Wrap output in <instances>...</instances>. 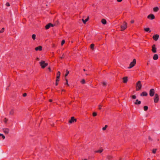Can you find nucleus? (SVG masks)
I'll return each mask as SVG.
<instances>
[{"instance_id":"f257e3e1","label":"nucleus","mask_w":160,"mask_h":160,"mask_svg":"<svg viewBox=\"0 0 160 160\" xmlns=\"http://www.w3.org/2000/svg\"><path fill=\"white\" fill-rule=\"evenodd\" d=\"M142 85L141 84V82L140 81H138L136 83V90L137 91H138L140 90L142 87Z\"/></svg>"},{"instance_id":"f03ea898","label":"nucleus","mask_w":160,"mask_h":160,"mask_svg":"<svg viewBox=\"0 0 160 160\" xmlns=\"http://www.w3.org/2000/svg\"><path fill=\"white\" fill-rule=\"evenodd\" d=\"M40 66L42 68H45L46 66H47L48 64L47 63H45V61H41L39 62Z\"/></svg>"},{"instance_id":"7ed1b4c3","label":"nucleus","mask_w":160,"mask_h":160,"mask_svg":"<svg viewBox=\"0 0 160 160\" xmlns=\"http://www.w3.org/2000/svg\"><path fill=\"white\" fill-rule=\"evenodd\" d=\"M127 23L126 22L124 21L122 24L121 26V31H123L124 30L127 28Z\"/></svg>"},{"instance_id":"20e7f679","label":"nucleus","mask_w":160,"mask_h":160,"mask_svg":"<svg viewBox=\"0 0 160 160\" xmlns=\"http://www.w3.org/2000/svg\"><path fill=\"white\" fill-rule=\"evenodd\" d=\"M136 64V60L135 59H134L133 60L132 62H131L129 65V66L128 67V68H131L133 67Z\"/></svg>"},{"instance_id":"39448f33","label":"nucleus","mask_w":160,"mask_h":160,"mask_svg":"<svg viewBox=\"0 0 160 160\" xmlns=\"http://www.w3.org/2000/svg\"><path fill=\"white\" fill-rule=\"evenodd\" d=\"M159 98L158 94L157 93L155 94L154 97V101L155 103H157L159 101Z\"/></svg>"},{"instance_id":"423d86ee","label":"nucleus","mask_w":160,"mask_h":160,"mask_svg":"<svg viewBox=\"0 0 160 160\" xmlns=\"http://www.w3.org/2000/svg\"><path fill=\"white\" fill-rule=\"evenodd\" d=\"M155 93V90L154 89H151L149 91V95L151 97H152L154 96Z\"/></svg>"},{"instance_id":"0eeeda50","label":"nucleus","mask_w":160,"mask_h":160,"mask_svg":"<svg viewBox=\"0 0 160 160\" xmlns=\"http://www.w3.org/2000/svg\"><path fill=\"white\" fill-rule=\"evenodd\" d=\"M55 24H53L51 23H49L47 24L45 26V28L46 29H48L51 27H53L55 26Z\"/></svg>"},{"instance_id":"6e6552de","label":"nucleus","mask_w":160,"mask_h":160,"mask_svg":"<svg viewBox=\"0 0 160 160\" xmlns=\"http://www.w3.org/2000/svg\"><path fill=\"white\" fill-rule=\"evenodd\" d=\"M76 119H75L74 117H71L70 120L69 121V122L70 123H72L76 122Z\"/></svg>"},{"instance_id":"1a4fd4ad","label":"nucleus","mask_w":160,"mask_h":160,"mask_svg":"<svg viewBox=\"0 0 160 160\" xmlns=\"http://www.w3.org/2000/svg\"><path fill=\"white\" fill-rule=\"evenodd\" d=\"M147 18L149 19H151V20L155 18V17L154 15L152 14H150L149 15L148 17Z\"/></svg>"},{"instance_id":"9d476101","label":"nucleus","mask_w":160,"mask_h":160,"mask_svg":"<svg viewBox=\"0 0 160 160\" xmlns=\"http://www.w3.org/2000/svg\"><path fill=\"white\" fill-rule=\"evenodd\" d=\"M157 48L156 47V45L155 44H153L152 46V52L153 53H156L157 52L156 51Z\"/></svg>"},{"instance_id":"9b49d317","label":"nucleus","mask_w":160,"mask_h":160,"mask_svg":"<svg viewBox=\"0 0 160 160\" xmlns=\"http://www.w3.org/2000/svg\"><path fill=\"white\" fill-rule=\"evenodd\" d=\"M152 38H153V39L156 41H157L158 39V38H159V35L157 34H156V35H154L153 36V37H152Z\"/></svg>"},{"instance_id":"f8f14e48","label":"nucleus","mask_w":160,"mask_h":160,"mask_svg":"<svg viewBox=\"0 0 160 160\" xmlns=\"http://www.w3.org/2000/svg\"><path fill=\"white\" fill-rule=\"evenodd\" d=\"M3 132L6 134H8V133L9 129L8 128H3Z\"/></svg>"},{"instance_id":"ddd939ff","label":"nucleus","mask_w":160,"mask_h":160,"mask_svg":"<svg viewBox=\"0 0 160 160\" xmlns=\"http://www.w3.org/2000/svg\"><path fill=\"white\" fill-rule=\"evenodd\" d=\"M35 50L36 51L38 50L41 51L42 50V47L41 46H39L35 48Z\"/></svg>"},{"instance_id":"4468645a","label":"nucleus","mask_w":160,"mask_h":160,"mask_svg":"<svg viewBox=\"0 0 160 160\" xmlns=\"http://www.w3.org/2000/svg\"><path fill=\"white\" fill-rule=\"evenodd\" d=\"M148 95L147 93L146 92H143L140 94L141 96H146Z\"/></svg>"},{"instance_id":"2eb2a0df","label":"nucleus","mask_w":160,"mask_h":160,"mask_svg":"<svg viewBox=\"0 0 160 160\" xmlns=\"http://www.w3.org/2000/svg\"><path fill=\"white\" fill-rule=\"evenodd\" d=\"M141 101L138 100V99L136 100L135 102L134 103V104L135 105H140L141 104Z\"/></svg>"},{"instance_id":"dca6fc26","label":"nucleus","mask_w":160,"mask_h":160,"mask_svg":"<svg viewBox=\"0 0 160 160\" xmlns=\"http://www.w3.org/2000/svg\"><path fill=\"white\" fill-rule=\"evenodd\" d=\"M106 158L108 160H111L113 159V157L112 155H108L107 156Z\"/></svg>"},{"instance_id":"f3484780","label":"nucleus","mask_w":160,"mask_h":160,"mask_svg":"<svg viewBox=\"0 0 160 160\" xmlns=\"http://www.w3.org/2000/svg\"><path fill=\"white\" fill-rule=\"evenodd\" d=\"M123 80V82L124 83H126L127 82L128 79V77H124L122 78Z\"/></svg>"},{"instance_id":"a211bd4d","label":"nucleus","mask_w":160,"mask_h":160,"mask_svg":"<svg viewBox=\"0 0 160 160\" xmlns=\"http://www.w3.org/2000/svg\"><path fill=\"white\" fill-rule=\"evenodd\" d=\"M158 55L157 54H155L154 55V56H153V59L154 60H157L158 59Z\"/></svg>"},{"instance_id":"6ab92c4d","label":"nucleus","mask_w":160,"mask_h":160,"mask_svg":"<svg viewBox=\"0 0 160 160\" xmlns=\"http://www.w3.org/2000/svg\"><path fill=\"white\" fill-rule=\"evenodd\" d=\"M89 19V16H88L87 18L85 20H84L83 19H82V20L83 21L84 23L85 24L87 22Z\"/></svg>"},{"instance_id":"aec40b11","label":"nucleus","mask_w":160,"mask_h":160,"mask_svg":"<svg viewBox=\"0 0 160 160\" xmlns=\"http://www.w3.org/2000/svg\"><path fill=\"white\" fill-rule=\"evenodd\" d=\"M101 22L102 23L105 25V24H106L107 23V21H106V19H102V20H101Z\"/></svg>"},{"instance_id":"412c9836","label":"nucleus","mask_w":160,"mask_h":160,"mask_svg":"<svg viewBox=\"0 0 160 160\" xmlns=\"http://www.w3.org/2000/svg\"><path fill=\"white\" fill-rule=\"evenodd\" d=\"M159 10V8L158 7H156L153 8V10L155 12H157Z\"/></svg>"},{"instance_id":"4be33fe9","label":"nucleus","mask_w":160,"mask_h":160,"mask_svg":"<svg viewBox=\"0 0 160 160\" xmlns=\"http://www.w3.org/2000/svg\"><path fill=\"white\" fill-rule=\"evenodd\" d=\"M14 112L13 109H12L10 112L9 114L11 115H13L14 114Z\"/></svg>"},{"instance_id":"5701e85b","label":"nucleus","mask_w":160,"mask_h":160,"mask_svg":"<svg viewBox=\"0 0 160 160\" xmlns=\"http://www.w3.org/2000/svg\"><path fill=\"white\" fill-rule=\"evenodd\" d=\"M103 150V149L101 150H98L95 151V152L101 153L102 152Z\"/></svg>"},{"instance_id":"b1692460","label":"nucleus","mask_w":160,"mask_h":160,"mask_svg":"<svg viewBox=\"0 0 160 160\" xmlns=\"http://www.w3.org/2000/svg\"><path fill=\"white\" fill-rule=\"evenodd\" d=\"M144 30L146 32L149 31V32H151V30H150V28H144Z\"/></svg>"},{"instance_id":"393cba45","label":"nucleus","mask_w":160,"mask_h":160,"mask_svg":"<svg viewBox=\"0 0 160 160\" xmlns=\"http://www.w3.org/2000/svg\"><path fill=\"white\" fill-rule=\"evenodd\" d=\"M143 109L144 111H147L148 109V107L147 106H145L143 107Z\"/></svg>"},{"instance_id":"a878e982","label":"nucleus","mask_w":160,"mask_h":160,"mask_svg":"<svg viewBox=\"0 0 160 160\" xmlns=\"http://www.w3.org/2000/svg\"><path fill=\"white\" fill-rule=\"evenodd\" d=\"M131 97L133 99H135L136 98V96L135 95H133L132 96H131Z\"/></svg>"},{"instance_id":"bb28decb","label":"nucleus","mask_w":160,"mask_h":160,"mask_svg":"<svg viewBox=\"0 0 160 160\" xmlns=\"http://www.w3.org/2000/svg\"><path fill=\"white\" fill-rule=\"evenodd\" d=\"M94 44H92L90 45V48L92 49H93Z\"/></svg>"},{"instance_id":"cd10ccee","label":"nucleus","mask_w":160,"mask_h":160,"mask_svg":"<svg viewBox=\"0 0 160 160\" xmlns=\"http://www.w3.org/2000/svg\"><path fill=\"white\" fill-rule=\"evenodd\" d=\"M36 35L35 34H33L32 35V38L33 39V40H35L36 39Z\"/></svg>"},{"instance_id":"c85d7f7f","label":"nucleus","mask_w":160,"mask_h":160,"mask_svg":"<svg viewBox=\"0 0 160 160\" xmlns=\"http://www.w3.org/2000/svg\"><path fill=\"white\" fill-rule=\"evenodd\" d=\"M81 82L82 84H84L85 83V80L84 79H82L81 81Z\"/></svg>"},{"instance_id":"c756f323","label":"nucleus","mask_w":160,"mask_h":160,"mask_svg":"<svg viewBox=\"0 0 160 160\" xmlns=\"http://www.w3.org/2000/svg\"><path fill=\"white\" fill-rule=\"evenodd\" d=\"M107 127H108V125H105V127L102 128V130L103 131L105 130Z\"/></svg>"},{"instance_id":"7c9ffc66","label":"nucleus","mask_w":160,"mask_h":160,"mask_svg":"<svg viewBox=\"0 0 160 160\" xmlns=\"http://www.w3.org/2000/svg\"><path fill=\"white\" fill-rule=\"evenodd\" d=\"M157 151L156 149H153L152 150V152L154 154Z\"/></svg>"},{"instance_id":"2f4dec72","label":"nucleus","mask_w":160,"mask_h":160,"mask_svg":"<svg viewBox=\"0 0 160 160\" xmlns=\"http://www.w3.org/2000/svg\"><path fill=\"white\" fill-rule=\"evenodd\" d=\"M69 73V72L67 70L66 71V73L65 74V77H66L68 76V74Z\"/></svg>"},{"instance_id":"473e14b6","label":"nucleus","mask_w":160,"mask_h":160,"mask_svg":"<svg viewBox=\"0 0 160 160\" xmlns=\"http://www.w3.org/2000/svg\"><path fill=\"white\" fill-rule=\"evenodd\" d=\"M4 28H2V29L0 30V32L1 33H2L4 32Z\"/></svg>"},{"instance_id":"72a5a7b5","label":"nucleus","mask_w":160,"mask_h":160,"mask_svg":"<svg viewBox=\"0 0 160 160\" xmlns=\"http://www.w3.org/2000/svg\"><path fill=\"white\" fill-rule=\"evenodd\" d=\"M60 74H61L60 72L59 71H58L57 72V77H60Z\"/></svg>"},{"instance_id":"f704fd0d","label":"nucleus","mask_w":160,"mask_h":160,"mask_svg":"<svg viewBox=\"0 0 160 160\" xmlns=\"http://www.w3.org/2000/svg\"><path fill=\"white\" fill-rule=\"evenodd\" d=\"M0 136L2 137V138L3 139H4L5 138V136L2 134L0 133Z\"/></svg>"},{"instance_id":"c9c22d12","label":"nucleus","mask_w":160,"mask_h":160,"mask_svg":"<svg viewBox=\"0 0 160 160\" xmlns=\"http://www.w3.org/2000/svg\"><path fill=\"white\" fill-rule=\"evenodd\" d=\"M65 43V41L64 40H63L61 42V45H63Z\"/></svg>"},{"instance_id":"e433bc0d","label":"nucleus","mask_w":160,"mask_h":160,"mask_svg":"<svg viewBox=\"0 0 160 160\" xmlns=\"http://www.w3.org/2000/svg\"><path fill=\"white\" fill-rule=\"evenodd\" d=\"M97 115V113L96 112H94L92 113V116L93 117H95Z\"/></svg>"},{"instance_id":"4c0bfd02","label":"nucleus","mask_w":160,"mask_h":160,"mask_svg":"<svg viewBox=\"0 0 160 160\" xmlns=\"http://www.w3.org/2000/svg\"><path fill=\"white\" fill-rule=\"evenodd\" d=\"M65 57V55H64V54H63L62 55V56L60 57V58L61 59H62L64 58Z\"/></svg>"},{"instance_id":"58836bf2","label":"nucleus","mask_w":160,"mask_h":160,"mask_svg":"<svg viewBox=\"0 0 160 160\" xmlns=\"http://www.w3.org/2000/svg\"><path fill=\"white\" fill-rule=\"evenodd\" d=\"M59 77H57L56 80V81H57V82H58L59 81Z\"/></svg>"},{"instance_id":"ea45409f","label":"nucleus","mask_w":160,"mask_h":160,"mask_svg":"<svg viewBox=\"0 0 160 160\" xmlns=\"http://www.w3.org/2000/svg\"><path fill=\"white\" fill-rule=\"evenodd\" d=\"M8 121V119L7 118H4V122L5 123H6Z\"/></svg>"},{"instance_id":"a19ab883","label":"nucleus","mask_w":160,"mask_h":160,"mask_svg":"<svg viewBox=\"0 0 160 160\" xmlns=\"http://www.w3.org/2000/svg\"><path fill=\"white\" fill-rule=\"evenodd\" d=\"M65 80H66V84H67L68 86H69V84L68 83V79H66Z\"/></svg>"},{"instance_id":"79ce46f5","label":"nucleus","mask_w":160,"mask_h":160,"mask_svg":"<svg viewBox=\"0 0 160 160\" xmlns=\"http://www.w3.org/2000/svg\"><path fill=\"white\" fill-rule=\"evenodd\" d=\"M6 5L7 6L9 7L10 6L9 3V2H7L6 4Z\"/></svg>"},{"instance_id":"37998d69","label":"nucleus","mask_w":160,"mask_h":160,"mask_svg":"<svg viewBox=\"0 0 160 160\" xmlns=\"http://www.w3.org/2000/svg\"><path fill=\"white\" fill-rule=\"evenodd\" d=\"M99 108H98V109H99V110H100L101 109V107H102V106L101 105H99Z\"/></svg>"},{"instance_id":"c03bdc74","label":"nucleus","mask_w":160,"mask_h":160,"mask_svg":"<svg viewBox=\"0 0 160 160\" xmlns=\"http://www.w3.org/2000/svg\"><path fill=\"white\" fill-rule=\"evenodd\" d=\"M102 84L104 86H105L106 85V83L105 82H102Z\"/></svg>"},{"instance_id":"a18cd8bd","label":"nucleus","mask_w":160,"mask_h":160,"mask_svg":"<svg viewBox=\"0 0 160 160\" xmlns=\"http://www.w3.org/2000/svg\"><path fill=\"white\" fill-rule=\"evenodd\" d=\"M48 70L49 72H52V70L50 67H49L48 68Z\"/></svg>"},{"instance_id":"49530a36","label":"nucleus","mask_w":160,"mask_h":160,"mask_svg":"<svg viewBox=\"0 0 160 160\" xmlns=\"http://www.w3.org/2000/svg\"><path fill=\"white\" fill-rule=\"evenodd\" d=\"M27 95V94L26 93H24L23 94V96L24 97H26Z\"/></svg>"},{"instance_id":"de8ad7c7","label":"nucleus","mask_w":160,"mask_h":160,"mask_svg":"<svg viewBox=\"0 0 160 160\" xmlns=\"http://www.w3.org/2000/svg\"><path fill=\"white\" fill-rule=\"evenodd\" d=\"M148 139H149V140L152 141V139L151 138V137L150 136H149V137H148Z\"/></svg>"},{"instance_id":"09e8293b","label":"nucleus","mask_w":160,"mask_h":160,"mask_svg":"<svg viewBox=\"0 0 160 160\" xmlns=\"http://www.w3.org/2000/svg\"><path fill=\"white\" fill-rule=\"evenodd\" d=\"M52 47L53 48L55 47V45L54 44H52Z\"/></svg>"},{"instance_id":"8fccbe9b","label":"nucleus","mask_w":160,"mask_h":160,"mask_svg":"<svg viewBox=\"0 0 160 160\" xmlns=\"http://www.w3.org/2000/svg\"><path fill=\"white\" fill-rule=\"evenodd\" d=\"M134 22V20H132L130 22H131V23H133Z\"/></svg>"},{"instance_id":"3c124183","label":"nucleus","mask_w":160,"mask_h":160,"mask_svg":"<svg viewBox=\"0 0 160 160\" xmlns=\"http://www.w3.org/2000/svg\"><path fill=\"white\" fill-rule=\"evenodd\" d=\"M117 1L118 2H121L122 0H117Z\"/></svg>"},{"instance_id":"603ef678","label":"nucleus","mask_w":160,"mask_h":160,"mask_svg":"<svg viewBox=\"0 0 160 160\" xmlns=\"http://www.w3.org/2000/svg\"><path fill=\"white\" fill-rule=\"evenodd\" d=\"M58 84V82H57V81H56V83H55V85L56 86H57Z\"/></svg>"},{"instance_id":"864d4df0","label":"nucleus","mask_w":160,"mask_h":160,"mask_svg":"<svg viewBox=\"0 0 160 160\" xmlns=\"http://www.w3.org/2000/svg\"><path fill=\"white\" fill-rule=\"evenodd\" d=\"M38 61L39 60V58H37L36 59Z\"/></svg>"},{"instance_id":"5fc2aeb1","label":"nucleus","mask_w":160,"mask_h":160,"mask_svg":"<svg viewBox=\"0 0 160 160\" xmlns=\"http://www.w3.org/2000/svg\"><path fill=\"white\" fill-rule=\"evenodd\" d=\"M49 101L50 102H52V99H49Z\"/></svg>"},{"instance_id":"6e6d98bb","label":"nucleus","mask_w":160,"mask_h":160,"mask_svg":"<svg viewBox=\"0 0 160 160\" xmlns=\"http://www.w3.org/2000/svg\"><path fill=\"white\" fill-rule=\"evenodd\" d=\"M82 160H88L87 159L85 158V159H82Z\"/></svg>"},{"instance_id":"4d7b16f0","label":"nucleus","mask_w":160,"mask_h":160,"mask_svg":"<svg viewBox=\"0 0 160 160\" xmlns=\"http://www.w3.org/2000/svg\"><path fill=\"white\" fill-rule=\"evenodd\" d=\"M62 91L65 92V90H64V89H62Z\"/></svg>"},{"instance_id":"13d9d810","label":"nucleus","mask_w":160,"mask_h":160,"mask_svg":"<svg viewBox=\"0 0 160 160\" xmlns=\"http://www.w3.org/2000/svg\"><path fill=\"white\" fill-rule=\"evenodd\" d=\"M83 70L84 71H86V70L85 69H83Z\"/></svg>"},{"instance_id":"bf43d9fd","label":"nucleus","mask_w":160,"mask_h":160,"mask_svg":"<svg viewBox=\"0 0 160 160\" xmlns=\"http://www.w3.org/2000/svg\"><path fill=\"white\" fill-rule=\"evenodd\" d=\"M9 89L8 87L7 88H6V89L7 90H8Z\"/></svg>"},{"instance_id":"052dcab7","label":"nucleus","mask_w":160,"mask_h":160,"mask_svg":"<svg viewBox=\"0 0 160 160\" xmlns=\"http://www.w3.org/2000/svg\"><path fill=\"white\" fill-rule=\"evenodd\" d=\"M85 74H86V75H88V74L87 73H86Z\"/></svg>"},{"instance_id":"680f3d73","label":"nucleus","mask_w":160,"mask_h":160,"mask_svg":"<svg viewBox=\"0 0 160 160\" xmlns=\"http://www.w3.org/2000/svg\"><path fill=\"white\" fill-rule=\"evenodd\" d=\"M54 124H52V126H54Z\"/></svg>"},{"instance_id":"e2e57ef3","label":"nucleus","mask_w":160,"mask_h":160,"mask_svg":"<svg viewBox=\"0 0 160 160\" xmlns=\"http://www.w3.org/2000/svg\"><path fill=\"white\" fill-rule=\"evenodd\" d=\"M148 63H147V65H148Z\"/></svg>"},{"instance_id":"0e129e2a","label":"nucleus","mask_w":160,"mask_h":160,"mask_svg":"<svg viewBox=\"0 0 160 160\" xmlns=\"http://www.w3.org/2000/svg\"><path fill=\"white\" fill-rule=\"evenodd\" d=\"M119 160H121V158H120Z\"/></svg>"}]
</instances>
